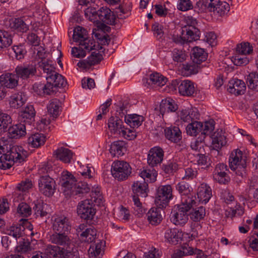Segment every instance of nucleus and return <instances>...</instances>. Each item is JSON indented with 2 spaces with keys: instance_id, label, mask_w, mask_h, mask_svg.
I'll return each instance as SVG.
<instances>
[{
  "instance_id": "1",
  "label": "nucleus",
  "mask_w": 258,
  "mask_h": 258,
  "mask_svg": "<svg viewBox=\"0 0 258 258\" xmlns=\"http://www.w3.org/2000/svg\"><path fill=\"white\" fill-rule=\"evenodd\" d=\"M188 20L190 21L188 23V26L185 27L182 30V32H186L185 35L178 36L175 34V30H173L167 34L168 37L177 44H184L198 40L200 37V32L195 27V24H197L196 20L192 17L189 18Z\"/></svg>"
},
{
  "instance_id": "2",
  "label": "nucleus",
  "mask_w": 258,
  "mask_h": 258,
  "mask_svg": "<svg viewBox=\"0 0 258 258\" xmlns=\"http://www.w3.org/2000/svg\"><path fill=\"white\" fill-rule=\"evenodd\" d=\"M35 114H21V123L9 128V137L11 139H20L24 137L26 135V125L34 122Z\"/></svg>"
},
{
  "instance_id": "3",
  "label": "nucleus",
  "mask_w": 258,
  "mask_h": 258,
  "mask_svg": "<svg viewBox=\"0 0 258 258\" xmlns=\"http://www.w3.org/2000/svg\"><path fill=\"white\" fill-rule=\"evenodd\" d=\"M229 167L235 173L241 177L246 174V160L243 156L242 152L238 149L234 150L229 158Z\"/></svg>"
},
{
  "instance_id": "4",
  "label": "nucleus",
  "mask_w": 258,
  "mask_h": 258,
  "mask_svg": "<svg viewBox=\"0 0 258 258\" xmlns=\"http://www.w3.org/2000/svg\"><path fill=\"white\" fill-rule=\"evenodd\" d=\"M196 204H187L181 203L175 206L171 213L170 218L171 221L176 225L183 226L188 221V212Z\"/></svg>"
},
{
  "instance_id": "5",
  "label": "nucleus",
  "mask_w": 258,
  "mask_h": 258,
  "mask_svg": "<svg viewBox=\"0 0 258 258\" xmlns=\"http://www.w3.org/2000/svg\"><path fill=\"white\" fill-rule=\"evenodd\" d=\"M46 251L53 258H79V257L78 251L74 247L67 248L49 244L47 246Z\"/></svg>"
},
{
  "instance_id": "6",
  "label": "nucleus",
  "mask_w": 258,
  "mask_h": 258,
  "mask_svg": "<svg viewBox=\"0 0 258 258\" xmlns=\"http://www.w3.org/2000/svg\"><path fill=\"white\" fill-rule=\"evenodd\" d=\"M27 155V152L22 146L14 144L8 140H0V154L2 156H16L18 154Z\"/></svg>"
},
{
  "instance_id": "7",
  "label": "nucleus",
  "mask_w": 258,
  "mask_h": 258,
  "mask_svg": "<svg viewBox=\"0 0 258 258\" xmlns=\"http://www.w3.org/2000/svg\"><path fill=\"white\" fill-rule=\"evenodd\" d=\"M131 170L130 165L126 162L118 161L112 165V175L118 180H125L130 175Z\"/></svg>"
},
{
  "instance_id": "8",
  "label": "nucleus",
  "mask_w": 258,
  "mask_h": 258,
  "mask_svg": "<svg viewBox=\"0 0 258 258\" xmlns=\"http://www.w3.org/2000/svg\"><path fill=\"white\" fill-rule=\"evenodd\" d=\"M73 39L76 42H79L80 47L91 50L95 46V42L92 39L87 37L86 31L82 27L77 26L74 29Z\"/></svg>"
},
{
  "instance_id": "9",
  "label": "nucleus",
  "mask_w": 258,
  "mask_h": 258,
  "mask_svg": "<svg viewBox=\"0 0 258 258\" xmlns=\"http://www.w3.org/2000/svg\"><path fill=\"white\" fill-rule=\"evenodd\" d=\"M172 188L170 185H161L157 189L155 203L160 208L165 207L172 198Z\"/></svg>"
},
{
  "instance_id": "10",
  "label": "nucleus",
  "mask_w": 258,
  "mask_h": 258,
  "mask_svg": "<svg viewBox=\"0 0 258 258\" xmlns=\"http://www.w3.org/2000/svg\"><path fill=\"white\" fill-rule=\"evenodd\" d=\"M208 11L213 13L216 17H222L229 11V4L220 0H207Z\"/></svg>"
},
{
  "instance_id": "11",
  "label": "nucleus",
  "mask_w": 258,
  "mask_h": 258,
  "mask_svg": "<svg viewBox=\"0 0 258 258\" xmlns=\"http://www.w3.org/2000/svg\"><path fill=\"white\" fill-rule=\"evenodd\" d=\"M175 187L181 196V203L196 204V197L191 193V188L188 183L182 181L177 184Z\"/></svg>"
},
{
  "instance_id": "12",
  "label": "nucleus",
  "mask_w": 258,
  "mask_h": 258,
  "mask_svg": "<svg viewBox=\"0 0 258 258\" xmlns=\"http://www.w3.org/2000/svg\"><path fill=\"white\" fill-rule=\"evenodd\" d=\"M39 191L44 196H52L55 191V182L49 175H42L38 181Z\"/></svg>"
},
{
  "instance_id": "13",
  "label": "nucleus",
  "mask_w": 258,
  "mask_h": 258,
  "mask_svg": "<svg viewBox=\"0 0 258 258\" xmlns=\"http://www.w3.org/2000/svg\"><path fill=\"white\" fill-rule=\"evenodd\" d=\"M77 213L82 219L92 220L96 213L92 202L86 200L80 202L77 206Z\"/></svg>"
},
{
  "instance_id": "14",
  "label": "nucleus",
  "mask_w": 258,
  "mask_h": 258,
  "mask_svg": "<svg viewBox=\"0 0 258 258\" xmlns=\"http://www.w3.org/2000/svg\"><path fill=\"white\" fill-rule=\"evenodd\" d=\"M67 232H55L49 237V241L57 246H61L67 248L74 247L72 239Z\"/></svg>"
},
{
  "instance_id": "15",
  "label": "nucleus",
  "mask_w": 258,
  "mask_h": 258,
  "mask_svg": "<svg viewBox=\"0 0 258 258\" xmlns=\"http://www.w3.org/2000/svg\"><path fill=\"white\" fill-rule=\"evenodd\" d=\"M52 228L54 232H68L71 229L70 220L63 215L53 216L52 218Z\"/></svg>"
},
{
  "instance_id": "16",
  "label": "nucleus",
  "mask_w": 258,
  "mask_h": 258,
  "mask_svg": "<svg viewBox=\"0 0 258 258\" xmlns=\"http://www.w3.org/2000/svg\"><path fill=\"white\" fill-rule=\"evenodd\" d=\"M77 180L74 175L67 170H63L60 174L59 184L67 194H69L70 190L76 185Z\"/></svg>"
},
{
  "instance_id": "17",
  "label": "nucleus",
  "mask_w": 258,
  "mask_h": 258,
  "mask_svg": "<svg viewBox=\"0 0 258 258\" xmlns=\"http://www.w3.org/2000/svg\"><path fill=\"white\" fill-rule=\"evenodd\" d=\"M27 155L18 154L16 156H1L0 157V169L6 170L10 169L14 163H21L24 161Z\"/></svg>"
},
{
  "instance_id": "18",
  "label": "nucleus",
  "mask_w": 258,
  "mask_h": 258,
  "mask_svg": "<svg viewBox=\"0 0 258 258\" xmlns=\"http://www.w3.org/2000/svg\"><path fill=\"white\" fill-rule=\"evenodd\" d=\"M164 151L159 147L151 148L148 153L147 162L151 167L160 164L163 159Z\"/></svg>"
},
{
  "instance_id": "19",
  "label": "nucleus",
  "mask_w": 258,
  "mask_h": 258,
  "mask_svg": "<svg viewBox=\"0 0 258 258\" xmlns=\"http://www.w3.org/2000/svg\"><path fill=\"white\" fill-rule=\"evenodd\" d=\"M14 73L17 75L18 79L25 80L34 76L36 73L35 65L27 64L18 66L15 69Z\"/></svg>"
},
{
  "instance_id": "20",
  "label": "nucleus",
  "mask_w": 258,
  "mask_h": 258,
  "mask_svg": "<svg viewBox=\"0 0 258 258\" xmlns=\"http://www.w3.org/2000/svg\"><path fill=\"white\" fill-rule=\"evenodd\" d=\"M35 92L39 95H51L55 93L57 90L49 81H47L45 84L40 83H35L33 86Z\"/></svg>"
},
{
  "instance_id": "21",
  "label": "nucleus",
  "mask_w": 258,
  "mask_h": 258,
  "mask_svg": "<svg viewBox=\"0 0 258 258\" xmlns=\"http://www.w3.org/2000/svg\"><path fill=\"white\" fill-rule=\"evenodd\" d=\"M122 116L120 117L114 114L109 117L108 121V126L110 132L114 135L118 136L121 130L123 129L124 124L122 120Z\"/></svg>"
},
{
  "instance_id": "22",
  "label": "nucleus",
  "mask_w": 258,
  "mask_h": 258,
  "mask_svg": "<svg viewBox=\"0 0 258 258\" xmlns=\"http://www.w3.org/2000/svg\"><path fill=\"white\" fill-rule=\"evenodd\" d=\"M212 145L216 151L226 146L227 143L225 133L222 130H218L211 135Z\"/></svg>"
},
{
  "instance_id": "23",
  "label": "nucleus",
  "mask_w": 258,
  "mask_h": 258,
  "mask_svg": "<svg viewBox=\"0 0 258 258\" xmlns=\"http://www.w3.org/2000/svg\"><path fill=\"white\" fill-rule=\"evenodd\" d=\"M18 79L16 73H6L0 76V83L3 87L13 89L18 85Z\"/></svg>"
},
{
  "instance_id": "24",
  "label": "nucleus",
  "mask_w": 258,
  "mask_h": 258,
  "mask_svg": "<svg viewBox=\"0 0 258 258\" xmlns=\"http://www.w3.org/2000/svg\"><path fill=\"white\" fill-rule=\"evenodd\" d=\"M229 93L235 95L243 94L246 90V86L244 82L239 79L231 80L229 83L227 89Z\"/></svg>"
},
{
  "instance_id": "25",
  "label": "nucleus",
  "mask_w": 258,
  "mask_h": 258,
  "mask_svg": "<svg viewBox=\"0 0 258 258\" xmlns=\"http://www.w3.org/2000/svg\"><path fill=\"white\" fill-rule=\"evenodd\" d=\"M98 20L109 25H114L116 19L113 13L106 7H103L98 10Z\"/></svg>"
},
{
  "instance_id": "26",
  "label": "nucleus",
  "mask_w": 258,
  "mask_h": 258,
  "mask_svg": "<svg viewBox=\"0 0 258 258\" xmlns=\"http://www.w3.org/2000/svg\"><path fill=\"white\" fill-rule=\"evenodd\" d=\"M132 190L134 195L145 198L149 192L148 185L144 180L136 181L132 185Z\"/></svg>"
},
{
  "instance_id": "27",
  "label": "nucleus",
  "mask_w": 258,
  "mask_h": 258,
  "mask_svg": "<svg viewBox=\"0 0 258 258\" xmlns=\"http://www.w3.org/2000/svg\"><path fill=\"white\" fill-rule=\"evenodd\" d=\"M197 196L200 202L206 204L212 196V189L206 183H203L198 188Z\"/></svg>"
},
{
  "instance_id": "28",
  "label": "nucleus",
  "mask_w": 258,
  "mask_h": 258,
  "mask_svg": "<svg viewBox=\"0 0 258 258\" xmlns=\"http://www.w3.org/2000/svg\"><path fill=\"white\" fill-rule=\"evenodd\" d=\"M178 91L180 95L191 96L196 91L194 83L188 80L182 81L178 86Z\"/></svg>"
},
{
  "instance_id": "29",
  "label": "nucleus",
  "mask_w": 258,
  "mask_h": 258,
  "mask_svg": "<svg viewBox=\"0 0 258 258\" xmlns=\"http://www.w3.org/2000/svg\"><path fill=\"white\" fill-rule=\"evenodd\" d=\"M178 109V105L172 99H166L162 100L159 107L155 108V111H159L160 113H169L175 112Z\"/></svg>"
},
{
  "instance_id": "30",
  "label": "nucleus",
  "mask_w": 258,
  "mask_h": 258,
  "mask_svg": "<svg viewBox=\"0 0 258 258\" xmlns=\"http://www.w3.org/2000/svg\"><path fill=\"white\" fill-rule=\"evenodd\" d=\"M166 138L172 142L177 143L182 139L181 132L176 126L169 127L165 129Z\"/></svg>"
},
{
  "instance_id": "31",
  "label": "nucleus",
  "mask_w": 258,
  "mask_h": 258,
  "mask_svg": "<svg viewBox=\"0 0 258 258\" xmlns=\"http://www.w3.org/2000/svg\"><path fill=\"white\" fill-rule=\"evenodd\" d=\"M105 242L97 240L92 243L88 250V254L90 258H100L102 255V250Z\"/></svg>"
},
{
  "instance_id": "32",
  "label": "nucleus",
  "mask_w": 258,
  "mask_h": 258,
  "mask_svg": "<svg viewBox=\"0 0 258 258\" xmlns=\"http://www.w3.org/2000/svg\"><path fill=\"white\" fill-rule=\"evenodd\" d=\"M162 208H152L147 213V219L149 223L153 225L159 224L162 220L161 214Z\"/></svg>"
},
{
  "instance_id": "33",
  "label": "nucleus",
  "mask_w": 258,
  "mask_h": 258,
  "mask_svg": "<svg viewBox=\"0 0 258 258\" xmlns=\"http://www.w3.org/2000/svg\"><path fill=\"white\" fill-rule=\"evenodd\" d=\"M224 201L228 205L232 204H235L236 205L234 207L231 206L229 208V211L227 214L228 217H233L235 216L237 212H238V215L243 213L241 207L234 201V198L232 195L229 193L227 194V195L224 197Z\"/></svg>"
},
{
  "instance_id": "34",
  "label": "nucleus",
  "mask_w": 258,
  "mask_h": 258,
  "mask_svg": "<svg viewBox=\"0 0 258 258\" xmlns=\"http://www.w3.org/2000/svg\"><path fill=\"white\" fill-rule=\"evenodd\" d=\"M167 79L161 74L154 73L150 75L149 79L147 80V83L152 87L163 86L166 84Z\"/></svg>"
},
{
  "instance_id": "35",
  "label": "nucleus",
  "mask_w": 258,
  "mask_h": 258,
  "mask_svg": "<svg viewBox=\"0 0 258 258\" xmlns=\"http://www.w3.org/2000/svg\"><path fill=\"white\" fill-rule=\"evenodd\" d=\"M56 158L65 163L71 162L73 152L68 148L60 147L54 152Z\"/></svg>"
},
{
  "instance_id": "36",
  "label": "nucleus",
  "mask_w": 258,
  "mask_h": 258,
  "mask_svg": "<svg viewBox=\"0 0 258 258\" xmlns=\"http://www.w3.org/2000/svg\"><path fill=\"white\" fill-rule=\"evenodd\" d=\"M126 149L125 143L122 141H114L111 143L109 149L110 153L113 156H120L124 154Z\"/></svg>"
},
{
  "instance_id": "37",
  "label": "nucleus",
  "mask_w": 258,
  "mask_h": 258,
  "mask_svg": "<svg viewBox=\"0 0 258 258\" xmlns=\"http://www.w3.org/2000/svg\"><path fill=\"white\" fill-rule=\"evenodd\" d=\"M181 236V232L176 228L168 229L164 234L165 240L171 244H176L180 239Z\"/></svg>"
},
{
  "instance_id": "38",
  "label": "nucleus",
  "mask_w": 258,
  "mask_h": 258,
  "mask_svg": "<svg viewBox=\"0 0 258 258\" xmlns=\"http://www.w3.org/2000/svg\"><path fill=\"white\" fill-rule=\"evenodd\" d=\"M26 100L25 94L19 92L13 94L10 99V105L11 108H18L22 106Z\"/></svg>"
},
{
  "instance_id": "39",
  "label": "nucleus",
  "mask_w": 258,
  "mask_h": 258,
  "mask_svg": "<svg viewBox=\"0 0 258 258\" xmlns=\"http://www.w3.org/2000/svg\"><path fill=\"white\" fill-rule=\"evenodd\" d=\"M91 50H98V52H97L96 51L92 52L91 54L88 57V59L89 61L91 66L95 65V64L98 63L103 59L102 54L101 52L103 53L105 49L102 46L99 45V44H95V46L93 47Z\"/></svg>"
},
{
  "instance_id": "40",
  "label": "nucleus",
  "mask_w": 258,
  "mask_h": 258,
  "mask_svg": "<svg viewBox=\"0 0 258 258\" xmlns=\"http://www.w3.org/2000/svg\"><path fill=\"white\" fill-rule=\"evenodd\" d=\"M28 144L33 148H38L43 145L45 141V136L41 133L32 134L28 139Z\"/></svg>"
},
{
  "instance_id": "41",
  "label": "nucleus",
  "mask_w": 258,
  "mask_h": 258,
  "mask_svg": "<svg viewBox=\"0 0 258 258\" xmlns=\"http://www.w3.org/2000/svg\"><path fill=\"white\" fill-rule=\"evenodd\" d=\"M46 81H49L57 90L58 88H63L67 85V81L61 75L55 73L50 76H45Z\"/></svg>"
},
{
  "instance_id": "42",
  "label": "nucleus",
  "mask_w": 258,
  "mask_h": 258,
  "mask_svg": "<svg viewBox=\"0 0 258 258\" xmlns=\"http://www.w3.org/2000/svg\"><path fill=\"white\" fill-rule=\"evenodd\" d=\"M144 120V116L138 114H128L124 116L126 123L133 128L140 126Z\"/></svg>"
},
{
  "instance_id": "43",
  "label": "nucleus",
  "mask_w": 258,
  "mask_h": 258,
  "mask_svg": "<svg viewBox=\"0 0 258 258\" xmlns=\"http://www.w3.org/2000/svg\"><path fill=\"white\" fill-rule=\"evenodd\" d=\"M130 107L131 105L127 99L123 100L119 98L118 101L113 104V110L111 111V113L114 111L116 113H127L130 111Z\"/></svg>"
},
{
  "instance_id": "44",
  "label": "nucleus",
  "mask_w": 258,
  "mask_h": 258,
  "mask_svg": "<svg viewBox=\"0 0 258 258\" xmlns=\"http://www.w3.org/2000/svg\"><path fill=\"white\" fill-rule=\"evenodd\" d=\"M38 64L39 68L42 70L43 72L46 74V76L55 74L56 72L54 63L51 60L47 59L41 60L38 61Z\"/></svg>"
},
{
  "instance_id": "45",
  "label": "nucleus",
  "mask_w": 258,
  "mask_h": 258,
  "mask_svg": "<svg viewBox=\"0 0 258 258\" xmlns=\"http://www.w3.org/2000/svg\"><path fill=\"white\" fill-rule=\"evenodd\" d=\"M207 56V54L203 49L198 47H195L192 49L191 58L193 62L200 64L206 59Z\"/></svg>"
},
{
  "instance_id": "46",
  "label": "nucleus",
  "mask_w": 258,
  "mask_h": 258,
  "mask_svg": "<svg viewBox=\"0 0 258 258\" xmlns=\"http://www.w3.org/2000/svg\"><path fill=\"white\" fill-rule=\"evenodd\" d=\"M90 187L86 182H76V185L70 190L69 194L72 195H80L88 193Z\"/></svg>"
},
{
  "instance_id": "47",
  "label": "nucleus",
  "mask_w": 258,
  "mask_h": 258,
  "mask_svg": "<svg viewBox=\"0 0 258 258\" xmlns=\"http://www.w3.org/2000/svg\"><path fill=\"white\" fill-rule=\"evenodd\" d=\"M25 227L20 225H13L6 229L5 233L17 239L24 234Z\"/></svg>"
},
{
  "instance_id": "48",
  "label": "nucleus",
  "mask_w": 258,
  "mask_h": 258,
  "mask_svg": "<svg viewBox=\"0 0 258 258\" xmlns=\"http://www.w3.org/2000/svg\"><path fill=\"white\" fill-rule=\"evenodd\" d=\"M96 234L97 231L95 229L89 227L80 234V237L82 241L91 243L96 239Z\"/></svg>"
},
{
  "instance_id": "49",
  "label": "nucleus",
  "mask_w": 258,
  "mask_h": 258,
  "mask_svg": "<svg viewBox=\"0 0 258 258\" xmlns=\"http://www.w3.org/2000/svg\"><path fill=\"white\" fill-rule=\"evenodd\" d=\"M10 27L14 29L24 32L28 30V24L24 22L22 18L12 19L10 21Z\"/></svg>"
},
{
  "instance_id": "50",
  "label": "nucleus",
  "mask_w": 258,
  "mask_h": 258,
  "mask_svg": "<svg viewBox=\"0 0 258 258\" xmlns=\"http://www.w3.org/2000/svg\"><path fill=\"white\" fill-rule=\"evenodd\" d=\"M248 88L253 91H258V73L251 72L246 77Z\"/></svg>"
},
{
  "instance_id": "51",
  "label": "nucleus",
  "mask_w": 258,
  "mask_h": 258,
  "mask_svg": "<svg viewBox=\"0 0 258 258\" xmlns=\"http://www.w3.org/2000/svg\"><path fill=\"white\" fill-rule=\"evenodd\" d=\"M12 37L9 32L0 30V51L12 44Z\"/></svg>"
},
{
  "instance_id": "52",
  "label": "nucleus",
  "mask_w": 258,
  "mask_h": 258,
  "mask_svg": "<svg viewBox=\"0 0 258 258\" xmlns=\"http://www.w3.org/2000/svg\"><path fill=\"white\" fill-rule=\"evenodd\" d=\"M203 123L199 121H194L186 126L187 134L191 136H196L199 133H202Z\"/></svg>"
},
{
  "instance_id": "53",
  "label": "nucleus",
  "mask_w": 258,
  "mask_h": 258,
  "mask_svg": "<svg viewBox=\"0 0 258 258\" xmlns=\"http://www.w3.org/2000/svg\"><path fill=\"white\" fill-rule=\"evenodd\" d=\"M152 31H153L154 36L158 40H162L164 35L167 36L169 31L165 29H164L163 26L159 23L156 22L152 25Z\"/></svg>"
},
{
  "instance_id": "54",
  "label": "nucleus",
  "mask_w": 258,
  "mask_h": 258,
  "mask_svg": "<svg viewBox=\"0 0 258 258\" xmlns=\"http://www.w3.org/2000/svg\"><path fill=\"white\" fill-rule=\"evenodd\" d=\"M236 52L238 53L246 55L252 52L253 47L248 42H243L237 45Z\"/></svg>"
},
{
  "instance_id": "55",
  "label": "nucleus",
  "mask_w": 258,
  "mask_h": 258,
  "mask_svg": "<svg viewBox=\"0 0 258 258\" xmlns=\"http://www.w3.org/2000/svg\"><path fill=\"white\" fill-rule=\"evenodd\" d=\"M17 213L22 217H28L31 215V208L26 203H21L19 204Z\"/></svg>"
},
{
  "instance_id": "56",
  "label": "nucleus",
  "mask_w": 258,
  "mask_h": 258,
  "mask_svg": "<svg viewBox=\"0 0 258 258\" xmlns=\"http://www.w3.org/2000/svg\"><path fill=\"white\" fill-rule=\"evenodd\" d=\"M140 175L143 178L142 180L152 182L156 180L157 173L153 170L151 171L149 169H144L140 173Z\"/></svg>"
},
{
  "instance_id": "57",
  "label": "nucleus",
  "mask_w": 258,
  "mask_h": 258,
  "mask_svg": "<svg viewBox=\"0 0 258 258\" xmlns=\"http://www.w3.org/2000/svg\"><path fill=\"white\" fill-rule=\"evenodd\" d=\"M139 196L137 195L133 196V201L134 202V213L135 215L139 217L141 216L144 213H145V209L142 206V203L140 202Z\"/></svg>"
},
{
  "instance_id": "58",
  "label": "nucleus",
  "mask_w": 258,
  "mask_h": 258,
  "mask_svg": "<svg viewBox=\"0 0 258 258\" xmlns=\"http://www.w3.org/2000/svg\"><path fill=\"white\" fill-rule=\"evenodd\" d=\"M182 72L184 75L188 76L196 74L198 72V66L194 62L183 64L182 67Z\"/></svg>"
},
{
  "instance_id": "59",
  "label": "nucleus",
  "mask_w": 258,
  "mask_h": 258,
  "mask_svg": "<svg viewBox=\"0 0 258 258\" xmlns=\"http://www.w3.org/2000/svg\"><path fill=\"white\" fill-rule=\"evenodd\" d=\"M215 128V121L213 120H210L205 121L203 123L202 133L200 135H204L206 138V136L211 135Z\"/></svg>"
},
{
  "instance_id": "60",
  "label": "nucleus",
  "mask_w": 258,
  "mask_h": 258,
  "mask_svg": "<svg viewBox=\"0 0 258 258\" xmlns=\"http://www.w3.org/2000/svg\"><path fill=\"white\" fill-rule=\"evenodd\" d=\"M48 113H55L61 112V102L57 99H53L51 100L47 106Z\"/></svg>"
},
{
  "instance_id": "61",
  "label": "nucleus",
  "mask_w": 258,
  "mask_h": 258,
  "mask_svg": "<svg viewBox=\"0 0 258 258\" xmlns=\"http://www.w3.org/2000/svg\"><path fill=\"white\" fill-rule=\"evenodd\" d=\"M205 216V209L203 207H200L197 209L194 210L190 214V219L195 222L200 221Z\"/></svg>"
},
{
  "instance_id": "62",
  "label": "nucleus",
  "mask_w": 258,
  "mask_h": 258,
  "mask_svg": "<svg viewBox=\"0 0 258 258\" xmlns=\"http://www.w3.org/2000/svg\"><path fill=\"white\" fill-rule=\"evenodd\" d=\"M132 6L130 4L124 6H119L116 9V13L120 19L125 18L130 15Z\"/></svg>"
},
{
  "instance_id": "63",
  "label": "nucleus",
  "mask_w": 258,
  "mask_h": 258,
  "mask_svg": "<svg viewBox=\"0 0 258 258\" xmlns=\"http://www.w3.org/2000/svg\"><path fill=\"white\" fill-rule=\"evenodd\" d=\"M187 55L184 51L174 48L172 51L173 60L177 62H182L185 60Z\"/></svg>"
},
{
  "instance_id": "64",
  "label": "nucleus",
  "mask_w": 258,
  "mask_h": 258,
  "mask_svg": "<svg viewBox=\"0 0 258 258\" xmlns=\"http://www.w3.org/2000/svg\"><path fill=\"white\" fill-rule=\"evenodd\" d=\"M48 205L46 204L42 203H38L35 204V206L33 207L35 214L36 216L44 217L46 216L48 212L46 211V208Z\"/></svg>"
}]
</instances>
